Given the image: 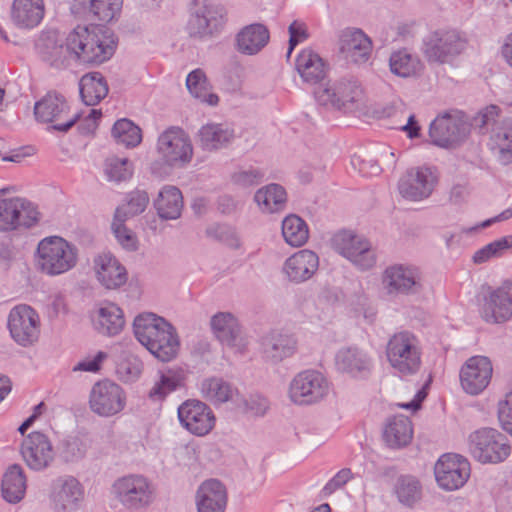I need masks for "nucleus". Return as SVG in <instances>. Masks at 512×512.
Returning a JSON list of instances; mask_svg holds the SVG:
<instances>
[{"instance_id":"f257e3e1","label":"nucleus","mask_w":512,"mask_h":512,"mask_svg":"<svg viewBox=\"0 0 512 512\" xmlns=\"http://www.w3.org/2000/svg\"><path fill=\"white\" fill-rule=\"evenodd\" d=\"M115 47L113 34L102 25H78L67 36L70 57L84 64L107 61L114 54Z\"/></svg>"},{"instance_id":"f03ea898","label":"nucleus","mask_w":512,"mask_h":512,"mask_svg":"<svg viewBox=\"0 0 512 512\" xmlns=\"http://www.w3.org/2000/svg\"><path fill=\"white\" fill-rule=\"evenodd\" d=\"M133 327L137 340L160 361L168 362L177 356L179 337L164 318L153 313L141 314L135 318Z\"/></svg>"},{"instance_id":"7ed1b4c3","label":"nucleus","mask_w":512,"mask_h":512,"mask_svg":"<svg viewBox=\"0 0 512 512\" xmlns=\"http://www.w3.org/2000/svg\"><path fill=\"white\" fill-rule=\"evenodd\" d=\"M314 95L320 105L344 113L367 115L371 110L370 100L357 80L341 79L332 84L320 85Z\"/></svg>"},{"instance_id":"20e7f679","label":"nucleus","mask_w":512,"mask_h":512,"mask_svg":"<svg viewBox=\"0 0 512 512\" xmlns=\"http://www.w3.org/2000/svg\"><path fill=\"white\" fill-rule=\"evenodd\" d=\"M385 353L389 365L401 377L415 375L421 368V343L412 332L393 334L386 344Z\"/></svg>"},{"instance_id":"39448f33","label":"nucleus","mask_w":512,"mask_h":512,"mask_svg":"<svg viewBox=\"0 0 512 512\" xmlns=\"http://www.w3.org/2000/svg\"><path fill=\"white\" fill-rule=\"evenodd\" d=\"M77 262V247L62 237H46L38 244L37 265L48 276L64 274L72 270Z\"/></svg>"},{"instance_id":"423d86ee","label":"nucleus","mask_w":512,"mask_h":512,"mask_svg":"<svg viewBox=\"0 0 512 512\" xmlns=\"http://www.w3.org/2000/svg\"><path fill=\"white\" fill-rule=\"evenodd\" d=\"M468 451L482 464H499L511 454V445L505 434L494 428H480L469 434Z\"/></svg>"},{"instance_id":"0eeeda50","label":"nucleus","mask_w":512,"mask_h":512,"mask_svg":"<svg viewBox=\"0 0 512 512\" xmlns=\"http://www.w3.org/2000/svg\"><path fill=\"white\" fill-rule=\"evenodd\" d=\"M465 37L454 29H439L431 32L423 43V53L431 63H449L466 48Z\"/></svg>"},{"instance_id":"6e6552de","label":"nucleus","mask_w":512,"mask_h":512,"mask_svg":"<svg viewBox=\"0 0 512 512\" xmlns=\"http://www.w3.org/2000/svg\"><path fill=\"white\" fill-rule=\"evenodd\" d=\"M470 128L458 111L445 112L437 116L430 125L429 136L433 144L443 148H453L469 135Z\"/></svg>"},{"instance_id":"1a4fd4ad","label":"nucleus","mask_w":512,"mask_h":512,"mask_svg":"<svg viewBox=\"0 0 512 512\" xmlns=\"http://www.w3.org/2000/svg\"><path fill=\"white\" fill-rule=\"evenodd\" d=\"M118 501L129 510L149 506L155 497L152 483L142 475H128L119 478L113 485Z\"/></svg>"},{"instance_id":"9d476101","label":"nucleus","mask_w":512,"mask_h":512,"mask_svg":"<svg viewBox=\"0 0 512 512\" xmlns=\"http://www.w3.org/2000/svg\"><path fill=\"white\" fill-rule=\"evenodd\" d=\"M512 281L505 280L498 287L484 288L480 308L482 319L491 324H500L512 317Z\"/></svg>"},{"instance_id":"9b49d317","label":"nucleus","mask_w":512,"mask_h":512,"mask_svg":"<svg viewBox=\"0 0 512 512\" xmlns=\"http://www.w3.org/2000/svg\"><path fill=\"white\" fill-rule=\"evenodd\" d=\"M329 392L325 376L315 370L298 373L290 383L289 397L298 405H310L321 401Z\"/></svg>"},{"instance_id":"f8f14e48","label":"nucleus","mask_w":512,"mask_h":512,"mask_svg":"<svg viewBox=\"0 0 512 512\" xmlns=\"http://www.w3.org/2000/svg\"><path fill=\"white\" fill-rule=\"evenodd\" d=\"M334 249L362 270L372 268L376 255L370 242L351 231H340L332 238Z\"/></svg>"},{"instance_id":"ddd939ff","label":"nucleus","mask_w":512,"mask_h":512,"mask_svg":"<svg viewBox=\"0 0 512 512\" xmlns=\"http://www.w3.org/2000/svg\"><path fill=\"white\" fill-rule=\"evenodd\" d=\"M126 405L124 390L110 380L95 383L89 395L91 411L101 417H111L120 413Z\"/></svg>"},{"instance_id":"4468645a","label":"nucleus","mask_w":512,"mask_h":512,"mask_svg":"<svg viewBox=\"0 0 512 512\" xmlns=\"http://www.w3.org/2000/svg\"><path fill=\"white\" fill-rule=\"evenodd\" d=\"M34 113L38 120L53 123V128L62 132L68 131L79 119L78 113L70 115L66 100L56 93H48L36 102Z\"/></svg>"},{"instance_id":"2eb2a0df","label":"nucleus","mask_w":512,"mask_h":512,"mask_svg":"<svg viewBox=\"0 0 512 512\" xmlns=\"http://www.w3.org/2000/svg\"><path fill=\"white\" fill-rule=\"evenodd\" d=\"M8 329L15 342L23 347L30 346L40 335L39 315L28 305H17L9 313Z\"/></svg>"},{"instance_id":"dca6fc26","label":"nucleus","mask_w":512,"mask_h":512,"mask_svg":"<svg viewBox=\"0 0 512 512\" xmlns=\"http://www.w3.org/2000/svg\"><path fill=\"white\" fill-rule=\"evenodd\" d=\"M422 277L418 268L396 264L385 269L382 285L388 295H410L422 290Z\"/></svg>"},{"instance_id":"f3484780","label":"nucleus","mask_w":512,"mask_h":512,"mask_svg":"<svg viewBox=\"0 0 512 512\" xmlns=\"http://www.w3.org/2000/svg\"><path fill=\"white\" fill-rule=\"evenodd\" d=\"M434 474L438 485L448 491L462 487L470 477V463L461 455L447 453L435 464Z\"/></svg>"},{"instance_id":"a211bd4d","label":"nucleus","mask_w":512,"mask_h":512,"mask_svg":"<svg viewBox=\"0 0 512 512\" xmlns=\"http://www.w3.org/2000/svg\"><path fill=\"white\" fill-rule=\"evenodd\" d=\"M157 150L162 160L170 166L183 165L192 157V145L180 128L171 127L158 138Z\"/></svg>"},{"instance_id":"6ab92c4d","label":"nucleus","mask_w":512,"mask_h":512,"mask_svg":"<svg viewBox=\"0 0 512 512\" xmlns=\"http://www.w3.org/2000/svg\"><path fill=\"white\" fill-rule=\"evenodd\" d=\"M438 181L435 171L429 167H413L400 178L398 190L401 196L411 201L428 198Z\"/></svg>"},{"instance_id":"aec40b11","label":"nucleus","mask_w":512,"mask_h":512,"mask_svg":"<svg viewBox=\"0 0 512 512\" xmlns=\"http://www.w3.org/2000/svg\"><path fill=\"white\" fill-rule=\"evenodd\" d=\"M181 425L196 436L209 434L215 426L216 418L211 408L204 402L189 399L178 408Z\"/></svg>"},{"instance_id":"412c9836","label":"nucleus","mask_w":512,"mask_h":512,"mask_svg":"<svg viewBox=\"0 0 512 512\" xmlns=\"http://www.w3.org/2000/svg\"><path fill=\"white\" fill-rule=\"evenodd\" d=\"M21 455L26 465L35 471L48 468L55 458L50 439L39 431H33L24 438L21 445Z\"/></svg>"},{"instance_id":"4be33fe9","label":"nucleus","mask_w":512,"mask_h":512,"mask_svg":"<svg viewBox=\"0 0 512 512\" xmlns=\"http://www.w3.org/2000/svg\"><path fill=\"white\" fill-rule=\"evenodd\" d=\"M38 221V211L20 198L0 199V230L9 231L20 226L31 227Z\"/></svg>"},{"instance_id":"5701e85b","label":"nucleus","mask_w":512,"mask_h":512,"mask_svg":"<svg viewBox=\"0 0 512 512\" xmlns=\"http://www.w3.org/2000/svg\"><path fill=\"white\" fill-rule=\"evenodd\" d=\"M493 367L486 356H472L460 370L462 388L471 395L481 393L490 383Z\"/></svg>"},{"instance_id":"b1692460","label":"nucleus","mask_w":512,"mask_h":512,"mask_svg":"<svg viewBox=\"0 0 512 512\" xmlns=\"http://www.w3.org/2000/svg\"><path fill=\"white\" fill-rule=\"evenodd\" d=\"M83 497V487L76 478L66 476L55 481L51 499L53 501L54 508L58 512L75 511L78 509Z\"/></svg>"},{"instance_id":"393cba45","label":"nucleus","mask_w":512,"mask_h":512,"mask_svg":"<svg viewBox=\"0 0 512 512\" xmlns=\"http://www.w3.org/2000/svg\"><path fill=\"white\" fill-rule=\"evenodd\" d=\"M224 23L222 9L207 4L203 0L202 6L195 10L188 22L190 35L203 37L218 31Z\"/></svg>"},{"instance_id":"a878e982","label":"nucleus","mask_w":512,"mask_h":512,"mask_svg":"<svg viewBox=\"0 0 512 512\" xmlns=\"http://www.w3.org/2000/svg\"><path fill=\"white\" fill-rule=\"evenodd\" d=\"M319 267V258L311 250L303 249L290 256L284 263L283 271L288 279L301 283L310 279Z\"/></svg>"},{"instance_id":"bb28decb","label":"nucleus","mask_w":512,"mask_h":512,"mask_svg":"<svg viewBox=\"0 0 512 512\" xmlns=\"http://www.w3.org/2000/svg\"><path fill=\"white\" fill-rule=\"evenodd\" d=\"M227 505V490L216 479L204 481L196 493L198 512H224Z\"/></svg>"},{"instance_id":"cd10ccee","label":"nucleus","mask_w":512,"mask_h":512,"mask_svg":"<svg viewBox=\"0 0 512 512\" xmlns=\"http://www.w3.org/2000/svg\"><path fill=\"white\" fill-rule=\"evenodd\" d=\"M98 281L107 289H115L127 281L125 267L110 253H102L94 260Z\"/></svg>"},{"instance_id":"c85d7f7f","label":"nucleus","mask_w":512,"mask_h":512,"mask_svg":"<svg viewBox=\"0 0 512 512\" xmlns=\"http://www.w3.org/2000/svg\"><path fill=\"white\" fill-rule=\"evenodd\" d=\"M335 365L343 373L353 377H363L371 371L372 360L364 350L358 347H345L337 352Z\"/></svg>"},{"instance_id":"c756f323","label":"nucleus","mask_w":512,"mask_h":512,"mask_svg":"<svg viewBox=\"0 0 512 512\" xmlns=\"http://www.w3.org/2000/svg\"><path fill=\"white\" fill-rule=\"evenodd\" d=\"M45 14L43 0H14L11 21L21 29H32L40 24Z\"/></svg>"},{"instance_id":"7c9ffc66","label":"nucleus","mask_w":512,"mask_h":512,"mask_svg":"<svg viewBox=\"0 0 512 512\" xmlns=\"http://www.w3.org/2000/svg\"><path fill=\"white\" fill-rule=\"evenodd\" d=\"M413 438L412 422L407 416L395 415L386 420L383 440L393 449L406 447Z\"/></svg>"},{"instance_id":"2f4dec72","label":"nucleus","mask_w":512,"mask_h":512,"mask_svg":"<svg viewBox=\"0 0 512 512\" xmlns=\"http://www.w3.org/2000/svg\"><path fill=\"white\" fill-rule=\"evenodd\" d=\"M341 51L355 63H363L369 59L372 42L359 29L346 30L341 36Z\"/></svg>"},{"instance_id":"473e14b6","label":"nucleus","mask_w":512,"mask_h":512,"mask_svg":"<svg viewBox=\"0 0 512 512\" xmlns=\"http://www.w3.org/2000/svg\"><path fill=\"white\" fill-rule=\"evenodd\" d=\"M296 70L303 81L316 84L326 77L328 68L316 52L304 49L296 59Z\"/></svg>"},{"instance_id":"72a5a7b5","label":"nucleus","mask_w":512,"mask_h":512,"mask_svg":"<svg viewBox=\"0 0 512 512\" xmlns=\"http://www.w3.org/2000/svg\"><path fill=\"white\" fill-rule=\"evenodd\" d=\"M269 41V31L262 24L245 26L236 37L237 50L243 54L258 53Z\"/></svg>"},{"instance_id":"f704fd0d","label":"nucleus","mask_w":512,"mask_h":512,"mask_svg":"<svg viewBox=\"0 0 512 512\" xmlns=\"http://www.w3.org/2000/svg\"><path fill=\"white\" fill-rule=\"evenodd\" d=\"M489 145L502 164L512 163V120H506L492 130Z\"/></svg>"},{"instance_id":"c9c22d12","label":"nucleus","mask_w":512,"mask_h":512,"mask_svg":"<svg viewBox=\"0 0 512 512\" xmlns=\"http://www.w3.org/2000/svg\"><path fill=\"white\" fill-rule=\"evenodd\" d=\"M155 209L162 219H177L183 209V196L181 191L171 185L164 186L154 202Z\"/></svg>"},{"instance_id":"e433bc0d","label":"nucleus","mask_w":512,"mask_h":512,"mask_svg":"<svg viewBox=\"0 0 512 512\" xmlns=\"http://www.w3.org/2000/svg\"><path fill=\"white\" fill-rule=\"evenodd\" d=\"M297 348L296 340L289 335L272 333L263 339V352L272 362L291 357Z\"/></svg>"},{"instance_id":"4c0bfd02","label":"nucleus","mask_w":512,"mask_h":512,"mask_svg":"<svg viewBox=\"0 0 512 512\" xmlns=\"http://www.w3.org/2000/svg\"><path fill=\"white\" fill-rule=\"evenodd\" d=\"M1 491L9 503H18L26 492V476L20 465H11L3 475Z\"/></svg>"},{"instance_id":"58836bf2","label":"nucleus","mask_w":512,"mask_h":512,"mask_svg":"<svg viewBox=\"0 0 512 512\" xmlns=\"http://www.w3.org/2000/svg\"><path fill=\"white\" fill-rule=\"evenodd\" d=\"M80 95L88 106L97 105L109 91L108 84L99 72L87 73L80 79Z\"/></svg>"},{"instance_id":"ea45409f","label":"nucleus","mask_w":512,"mask_h":512,"mask_svg":"<svg viewBox=\"0 0 512 512\" xmlns=\"http://www.w3.org/2000/svg\"><path fill=\"white\" fill-rule=\"evenodd\" d=\"M201 147L208 151L226 147L234 139V131L223 124H206L198 133Z\"/></svg>"},{"instance_id":"a19ab883","label":"nucleus","mask_w":512,"mask_h":512,"mask_svg":"<svg viewBox=\"0 0 512 512\" xmlns=\"http://www.w3.org/2000/svg\"><path fill=\"white\" fill-rule=\"evenodd\" d=\"M211 328L217 339L227 345L235 346L240 335L237 319L229 312H219L211 318Z\"/></svg>"},{"instance_id":"79ce46f5","label":"nucleus","mask_w":512,"mask_h":512,"mask_svg":"<svg viewBox=\"0 0 512 512\" xmlns=\"http://www.w3.org/2000/svg\"><path fill=\"white\" fill-rule=\"evenodd\" d=\"M237 389L231 383L219 377H211L202 381L201 394L213 405H220L233 399Z\"/></svg>"},{"instance_id":"37998d69","label":"nucleus","mask_w":512,"mask_h":512,"mask_svg":"<svg viewBox=\"0 0 512 512\" xmlns=\"http://www.w3.org/2000/svg\"><path fill=\"white\" fill-rule=\"evenodd\" d=\"M122 310L113 303H108L98 310L97 329L106 335H116L124 327Z\"/></svg>"},{"instance_id":"c03bdc74","label":"nucleus","mask_w":512,"mask_h":512,"mask_svg":"<svg viewBox=\"0 0 512 512\" xmlns=\"http://www.w3.org/2000/svg\"><path fill=\"white\" fill-rule=\"evenodd\" d=\"M255 201L262 211L268 213L277 212L285 206L286 192L282 186L270 184L256 192Z\"/></svg>"},{"instance_id":"a18cd8bd","label":"nucleus","mask_w":512,"mask_h":512,"mask_svg":"<svg viewBox=\"0 0 512 512\" xmlns=\"http://www.w3.org/2000/svg\"><path fill=\"white\" fill-rule=\"evenodd\" d=\"M186 86L191 95L199 99L202 103L211 106L218 104L219 98L216 94L210 92L206 75L201 69H195L188 74Z\"/></svg>"},{"instance_id":"49530a36","label":"nucleus","mask_w":512,"mask_h":512,"mask_svg":"<svg viewBox=\"0 0 512 512\" xmlns=\"http://www.w3.org/2000/svg\"><path fill=\"white\" fill-rule=\"evenodd\" d=\"M389 66L393 74L403 78L415 76L422 69L419 59L406 50L393 52L389 59Z\"/></svg>"},{"instance_id":"de8ad7c7","label":"nucleus","mask_w":512,"mask_h":512,"mask_svg":"<svg viewBox=\"0 0 512 512\" xmlns=\"http://www.w3.org/2000/svg\"><path fill=\"white\" fill-rule=\"evenodd\" d=\"M184 375L181 370L168 369L160 373L159 380L155 382L149 392V397L154 400H162L169 393L183 385Z\"/></svg>"},{"instance_id":"09e8293b","label":"nucleus","mask_w":512,"mask_h":512,"mask_svg":"<svg viewBox=\"0 0 512 512\" xmlns=\"http://www.w3.org/2000/svg\"><path fill=\"white\" fill-rule=\"evenodd\" d=\"M282 235L289 245L300 247L308 240V227L297 215H289L282 222Z\"/></svg>"},{"instance_id":"8fccbe9b","label":"nucleus","mask_w":512,"mask_h":512,"mask_svg":"<svg viewBox=\"0 0 512 512\" xmlns=\"http://www.w3.org/2000/svg\"><path fill=\"white\" fill-rule=\"evenodd\" d=\"M395 493L402 504L411 507L421 499L422 487L415 477L401 476L396 482Z\"/></svg>"},{"instance_id":"3c124183","label":"nucleus","mask_w":512,"mask_h":512,"mask_svg":"<svg viewBox=\"0 0 512 512\" xmlns=\"http://www.w3.org/2000/svg\"><path fill=\"white\" fill-rule=\"evenodd\" d=\"M112 135L126 147H135L142 140L141 129L128 119L118 120L112 128Z\"/></svg>"},{"instance_id":"603ef678","label":"nucleus","mask_w":512,"mask_h":512,"mask_svg":"<svg viewBox=\"0 0 512 512\" xmlns=\"http://www.w3.org/2000/svg\"><path fill=\"white\" fill-rule=\"evenodd\" d=\"M149 203L147 192L135 190L129 193L126 204L119 206L115 211V218L128 219L145 211Z\"/></svg>"},{"instance_id":"864d4df0","label":"nucleus","mask_w":512,"mask_h":512,"mask_svg":"<svg viewBox=\"0 0 512 512\" xmlns=\"http://www.w3.org/2000/svg\"><path fill=\"white\" fill-rule=\"evenodd\" d=\"M512 248V235L501 237L475 252L473 261L482 264L491 258L502 256Z\"/></svg>"},{"instance_id":"5fc2aeb1","label":"nucleus","mask_w":512,"mask_h":512,"mask_svg":"<svg viewBox=\"0 0 512 512\" xmlns=\"http://www.w3.org/2000/svg\"><path fill=\"white\" fill-rule=\"evenodd\" d=\"M123 0H89V12L94 19L108 23L120 12Z\"/></svg>"},{"instance_id":"6e6d98bb","label":"nucleus","mask_w":512,"mask_h":512,"mask_svg":"<svg viewBox=\"0 0 512 512\" xmlns=\"http://www.w3.org/2000/svg\"><path fill=\"white\" fill-rule=\"evenodd\" d=\"M105 174L111 181H126L133 174L132 164L127 158L110 157L105 163Z\"/></svg>"},{"instance_id":"4d7b16f0","label":"nucleus","mask_w":512,"mask_h":512,"mask_svg":"<svg viewBox=\"0 0 512 512\" xmlns=\"http://www.w3.org/2000/svg\"><path fill=\"white\" fill-rule=\"evenodd\" d=\"M125 221L126 219L114 217L112 231L123 248L133 251L137 248V239L135 234L124 225Z\"/></svg>"},{"instance_id":"13d9d810","label":"nucleus","mask_w":512,"mask_h":512,"mask_svg":"<svg viewBox=\"0 0 512 512\" xmlns=\"http://www.w3.org/2000/svg\"><path fill=\"white\" fill-rule=\"evenodd\" d=\"M268 408L269 403L267 399L260 395H251L239 405V409L250 416H262L266 413Z\"/></svg>"},{"instance_id":"bf43d9fd","label":"nucleus","mask_w":512,"mask_h":512,"mask_svg":"<svg viewBox=\"0 0 512 512\" xmlns=\"http://www.w3.org/2000/svg\"><path fill=\"white\" fill-rule=\"evenodd\" d=\"M142 372V363L134 357L126 358L117 365V373L121 379L132 381Z\"/></svg>"},{"instance_id":"052dcab7","label":"nucleus","mask_w":512,"mask_h":512,"mask_svg":"<svg viewBox=\"0 0 512 512\" xmlns=\"http://www.w3.org/2000/svg\"><path fill=\"white\" fill-rule=\"evenodd\" d=\"M68 55L70 56V50L67 49V41L65 46L57 43L46 44L43 51L44 59L55 66L63 65Z\"/></svg>"},{"instance_id":"680f3d73","label":"nucleus","mask_w":512,"mask_h":512,"mask_svg":"<svg viewBox=\"0 0 512 512\" xmlns=\"http://www.w3.org/2000/svg\"><path fill=\"white\" fill-rule=\"evenodd\" d=\"M108 358V354L98 351L94 356H87L80 361L75 367V371L97 372L100 370L102 363Z\"/></svg>"},{"instance_id":"e2e57ef3","label":"nucleus","mask_w":512,"mask_h":512,"mask_svg":"<svg viewBox=\"0 0 512 512\" xmlns=\"http://www.w3.org/2000/svg\"><path fill=\"white\" fill-rule=\"evenodd\" d=\"M352 472L349 468L340 470L323 488L324 496L333 494L336 490L342 488L349 480L352 479Z\"/></svg>"},{"instance_id":"0e129e2a","label":"nucleus","mask_w":512,"mask_h":512,"mask_svg":"<svg viewBox=\"0 0 512 512\" xmlns=\"http://www.w3.org/2000/svg\"><path fill=\"white\" fill-rule=\"evenodd\" d=\"M263 177V172L255 168H250L235 173L233 179L238 185L248 187L260 183Z\"/></svg>"},{"instance_id":"69168bd1","label":"nucleus","mask_w":512,"mask_h":512,"mask_svg":"<svg viewBox=\"0 0 512 512\" xmlns=\"http://www.w3.org/2000/svg\"><path fill=\"white\" fill-rule=\"evenodd\" d=\"M289 34H290V39H289L288 55L291 54L292 50L298 43L303 42L304 40L307 39L308 34H307L306 25L304 23H301L298 21L292 22L289 26Z\"/></svg>"},{"instance_id":"338daca9","label":"nucleus","mask_w":512,"mask_h":512,"mask_svg":"<svg viewBox=\"0 0 512 512\" xmlns=\"http://www.w3.org/2000/svg\"><path fill=\"white\" fill-rule=\"evenodd\" d=\"M401 130L406 132L409 138H415L419 136L420 126L418 125L413 114L408 116L407 124L402 126Z\"/></svg>"},{"instance_id":"774afa93","label":"nucleus","mask_w":512,"mask_h":512,"mask_svg":"<svg viewBox=\"0 0 512 512\" xmlns=\"http://www.w3.org/2000/svg\"><path fill=\"white\" fill-rule=\"evenodd\" d=\"M501 53L505 62L512 68V33L505 38Z\"/></svg>"}]
</instances>
